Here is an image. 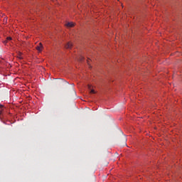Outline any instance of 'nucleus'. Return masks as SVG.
Masks as SVG:
<instances>
[{"instance_id":"obj_1","label":"nucleus","mask_w":182,"mask_h":182,"mask_svg":"<svg viewBox=\"0 0 182 182\" xmlns=\"http://www.w3.org/2000/svg\"><path fill=\"white\" fill-rule=\"evenodd\" d=\"M36 49L38 52H42V49H43V46L42 45V43H40L39 45L36 47Z\"/></svg>"},{"instance_id":"obj_2","label":"nucleus","mask_w":182,"mask_h":182,"mask_svg":"<svg viewBox=\"0 0 182 182\" xmlns=\"http://www.w3.org/2000/svg\"><path fill=\"white\" fill-rule=\"evenodd\" d=\"M72 46H73V44H72L71 42L67 43V44L65 46V49H72Z\"/></svg>"},{"instance_id":"obj_3","label":"nucleus","mask_w":182,"mask_h":182,"mask_svg":"<svg viewBox=\"0 0 182 182\" xmlns=\"http://www.w3.org/2000/svg\"><path fill=\"white\" fill-rule=\"evenodd\" d=\"M65 26L68 28H73V26H75V24L73 22H70V23H68Z\"/></svg>"},{"instance_id":"obj_4","label":"nucleus","mask_w":182,"mask_h":182,"mask_svg":"<svg viewBox=\"0 0 182 182\" xmlns=\"http://www.w3.org/2000/svg\"><path fill=\"white\" fill-rule=\"evenodd\" d=\"M88 89L90 90V93L95 95V93H96L95 91H94V90H92V85H88Z\"/></svg>"},{"instance_id":"obj_5","label":"nucleus","mask_w":182,"mask_h":182,"mask_svg":"<svg viewBox=\"0 0 182 182\" xmlns=\"http://www.w3.org/2000/svg\"><path fill=\"white\" fill-rule=\"evenodd\" d=\"M8 41H12V38H11V37H7V38H6V41H4V43H6V42H8Z\"/></svg>"},{"instance_id":"obj_6","label":"nucleus","mask_w":182,"mask_h":182,"mask_svg":"<svg viewBox=\"0 0 182 182\" xmlns=\"http://www.w3.org/2000/svg\"><path fill=\"white\" fill-rule=\"evenodd\" d=\"M2 110H4V106L3 105H0V114H2Z\"/></svg>"},{"instance_id":"obj_7","label":"nucleus","mask_w":182,"mask_h":182,"mask_svg":"<svg viewBox=\"0 0 182 182\" xmlns=\"http://www.w3.org/2000/svg\"><path fill=\"white\" fill-rule=\"evenodd\" d=\"M87 64L89 65V63H90V61H89V60H87Z\"/></svg>"},{"instance_id":"obj_8","label":"nucleus","mask_w":182,"mask_h":182,"mask_svg":"<svg viewBox=\"0 0 182 182\" xmlns=\"http://www.w3.org/2000/svg\"><path fill=\"white\" fill-rule=\"evenodd\" d=\"M81 60H83V58H82Z\"/></svg>"}]
</instances>
